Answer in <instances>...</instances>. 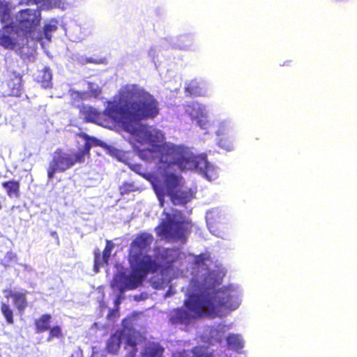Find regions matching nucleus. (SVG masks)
Wrapping results in <instances>:
<instances>
[{"instance_id": "35", "label": "nucleus", "mask_w": 357, "mask_h": 357, "mask_svg": "<svg viewBox=\"0 0 357 357\" xmlns=\"http://www.w3.org/2000/svg\"><path fill=\"white\" fill-rule=\"evenodd\" d=\"M71 97L75 101H79L86 99V95L84 92L73 91L71 93Z\"/></svg>"}, {"instance_id": "37", "label": "nucleus", "mask_w": 357, "mask_h": 357, "mask_svg": "<svg viewBox=\"0 0 357 357\" xmlns=\"http://www.w3.org/2000/svg\"><path fill=\"white\" fill-rule=\"evenodd\" d=\"M50 235L56 239L57 244H59V238L57 232L55 231H52L50 232Z\"/></svg>"}, {"instance_id": "9", "label": "nucleus", "mask_w": 357, "mask_h": 357, "mask_svg": "<svg viewBox=\"0 0 357 357\" xmlns=\"http://www.w3.org/2000/svg\"><path fill=\"white\" fill-rule=\"evenodd\" d=\"M1 86L4 96L21 97L23 92L22 75L16 71L10 72Z\"/></svg>"}, {"instance_id": "24", "label": "nucleus", "mask_w": 357, "mask_h": 357, "mask_svg": "<svg viewBox=\"0 0 357 357\" xmlns=\"http://www.w3.org/2000/svg\"><path fill=\"white\" fill-rule=\"evenodd\" d=\"M1 312L9 324L14 323L13 312L8 304L2 303L1 304Z\"/></svg>"}, {"instance_id": "38", "label": "nucleus", "mask_w": 357, "mask_h": 357, "mask_svg": "<svg viewBox=\"0 0 357 357\" xmlns=\"http://www.w3.org/2000/svg\"><path fill=\"white\" fill-rule=\"evenodd\" d=\"M168 251H169V250H166L165 251V252L166 254H167Z\"/></svg>"}, {"instance_id": "8", "label": "nucleus", "mask_w": 357, "mask_h": 357, "mask_svg": "<svg viewBox=\"0 0 357 357\" xmlns=\"http://www.w3.org/2000/svg\"><path fill=\"white\" fill-rule=\"evenodd\" d=\"M41 13L38 8H25L20 10L17 15V22L19 29L23 33L22 36L27 38L40 25Z\"/></svg>"}, {"instance_id": "29", "label": "nucleus", "mask_w": 357, "mask_h": 357, "mask_svg": "<svg viewBox=\"0 0 357 357\" xmlns=\"http://www.w3.org/2000/svg\"><path fill=\"white\" fill-rule=\"evenodd\" d=\"M185 91L191 96H199L202 95V89L197 84L191 82L186 88Z\"/></svg>"}, {"instance_id": "1", "label": "nucleus", "mask_w": 357, "mask_h": 357, "mask_svg": "<svg viewBox=\"0 0 357 357\" xmlns=\"http://www.w3.org/2000/svg\"><path fill=\"white\" fill-rule=\"evenodd\" d=\"M159 113V102L154 96L135 84L123 86L119 91L118 100L109 101L104 110L109 119L121 121L127 131L135 132L138 142L150 144L152 149L149 151L158 152L160 162L167 164L168 167L177 165L181 169H185L191 158L183 146L162 142L164 135L160 130H137L133 126L143 120L155 119Z\"/></svg>"}, {"instance_id": "30", "label": "nucleus", "mask_w": 357, "mask_h": 357, "mask_svg": "<svg viewBox=\"0 0 357 357\" xmlns=\"http://www.w3.org/2000/svg\"><path fill=\"white\" fill-rule=\"evenodd\" d=\"M192 357H213L211 353H209L202 347H195L192 349Z\"/></svg>"}, {"instance_id": "22", "label": "nucleus", "mask_w": 357, "mask_h": 357, "mask_svg": "<svg viewBox=\"0 0 357 357\" xmlns=\"http://www.w3.org/2000/svg\"><path fill=\"white\" fill-rule=\"evenodd\" d=\"M227 342L229 346L232 349H240L243 347V342L238 335L230 334L227 337Z\"/></svg>"}, {"instance_id": "2", "label": "nucleus", "mask_w": 357, "mask_h": 357, "mask_svg": "<svg viewBox=\"0 0 357 357\" xmlns=\"http://www.w3.org/2000/svg\"><path fill=\"white\" fill-rule=\"evenodd\" d=\"M190 288L193 293L184 301L187 310L178 307L170 312L169 319L174 325H188L193 319L202 317H221L239 306L237 293L230 287L215 289L206 285V280L192 278Z\"/></svg>"}, {"instance_id": "31", "label": "nucleus", "mask_w": 357, "mask_h": 357, "mask_svg": "<svg viewBox=\"0 0 357 357\" xmlns=\"http://www.w3.org/2000/svg\"><path fill=\"white\" fill-rule=\"evenodd\" d=\"M153 189L160 202V206L162 207L164 206L165 197L167 195V192L163 190V188L160 185L153 187Z\"/></svg>"}, {"instance_id": "32", "label": "nucleus", "mask_w": 357, "mask_h": 357, "mask_svg": "<svg viewBox=\"0 0 357 357\" xmlns=\"http://www.w3.org/2000/svg\"><path fill=\"white\" fill-rule=\"evenodd\" d=\"M126 344L132 347L131 352L133 355H135L137 351V341L136 337L131 334L128 335L126 337Z\"/></svg>"}, {"instance_id": "28", "label": "nucleus", "mask_w": 357, "mask_h": 357, "mask_svg": "<svg viewBox=\"0 0 357 357\" xmlns=\"http://www.w3.org/2000/svg\"><path fill=\"white\" fill-rule=\"evenodd\" d=\"M47 341H51L54 338H61L63 337L61 328L59 326L56 325L53 327H50Z\"/></svg>"}, {"instance_id": "3", "label": "nucleus", "mask_w": 357, "mask_h": 357, "mask_svg": "<svg viewBox=\"0 0 357 357\" xmlns=\"http://www.w3.org/2000/svg\"><path fill=\"white\" fill-rule=\"evenodd\" d=\"M172 212L173 214L165 213L167 220L155 228L156 233L169 241L185 242L190 230V223L185 219L181 211L174 209Z\"/></svg>"}, {"instance_id": "7", "label": "nucleus", "mask_w": 357, "mask_h": 357, "mask_svg": "<svg viewBox=\"0 0 357 357\" xmlns=\"http://www.w3.org/2000/svg\"><path fill=\"white\" fill-rule=\"evenodd\" d=\"M77 163H79L78 159L74 153H67L62 149H57L47 169L48 180L52 179L56 172H64Z\"/></svg>"}, {"instance_id": "6", "label": "nucleus", "mask_w": 357, "mask_h": 357, "mask_svg": "<svg viewBox=\"0 0 357 357\" xmlns=\"http://www.w3.org/2000/svg\"><path fill=\"white\" fill-rule=\"evenodd\" d=\"M131 271L128 275L121 276V291L135 289L142 285L144 279L149 273L157 272L159 268L129 259Z\"/></svg>"}, {"instance_id": "16", "label": "nucleus", "mask_w": 357, "mask_h": 357, "mask_svg": "<svg viewBox=\"0 0 357 357\" xmlns=\"http://www.w3.org/2000/svg\"><path fill=\"white\" fill-rule=\"evenodd\" d=\"M121 343V332L116 331L108 339L106 344V351L112 354H116L120 349Z\"/></svg>"}, {"instance_id": "36", "label": "nucleus", "mask_w": 357, "mask_h": 357, "mask_svg": "<svg viewBox=\"0 0 357 357\" xmlns=\"http://www.w3.org/2000/svg\"><path fill=\"white\" fill-rule=\"evenodd\" d=\"M181 41L182 42H188V43H189V45H192V37L190 36H188V35L183 36L182 37V38H181Z\"/></svg>"}, {"instance_id": "17", "label": "nucleus", "mask_w": 357, "mask_h": 357, "mask_svg": "<svg viewBox=\"0 0 357 357\" xmlns=\"http://www.w3.org/2000/svg\"><path fill=\"white\" fill-rule=\"evenodd\" d=\"M13 6L8 0H0V21L2 24L12 23Z\"/></svg>"}, {"instance_id": "23", "label": "nucleus", "mask_w": 357, "mask_h": 357, "mask_svg": "<svg viewBox=\"0 0 357 357\" xmlns=\"http://www.w3.org/2000/svg\"><path fill=\"white\" fill-rule=\"evenodd\" d=\"M26 5L40 4L43 8L50 9L56 6V0H24Z\"/></svg>"}, {"instance_id": "4", "label": "nucleus", "mask_w": 357, "mask_h": 357, "mask_svg": "<svg viewBox=\"0 0 357 357\" xmlns=\"http://www.w3.org/2000/svg\"><path fill=\"white\" fill-rule=\"evenodd\" d=\"M0 29V47L5 50H14L21 57H27L29 54V38L19 35L10 24H3Z\"/></svg>"}, {"instance_id": "25", "label": "nucleus", "mask_w": 357, "mask_h": 357, "mask_svg": "<svg viewBox=\"0 0 357 357\" xmlns=\"http://www.w3.org/2000/svg\"><path fill=\"white\" fill-rule=\"evenodd\" d=\"M137 190L138 188L133 182H123L121 185L119 186V192L122 196L135 192Z\"/></svg>"}, {"instance_id": "34", "label": "nucleus", "mask_w": 357, "mask_h": 357, "mask_svg": "<svg viewBox=\"0 0 357 357\" xmlns=\"http://www.w3.org/2000/svg\"><path fill=\"white\" fill-rule=\"evenodd\" d=\"M88 92H89V96H91L93 98H98L100 96V94L102 93V90L98 86H97L96 88H93L92 86H90Z\"/></svg>"}, {"instance_id": "33", "label": "nucleus", "mask_w": 357, "mask_h": 357, "mask_svg": "<svg viewBox=\"0 0 357 357\" xmlns=\"http://www.w3.org/2000/svg\"><path fill=\"white\" fill-rule=\"evenodd\" d=\"M56 29H57V26L55 24H45V26L43 27V32H44L45 38L47 40H50L51 37H52L51 33L52 31H55Z\"/></svg>"}, {"instance_id": "20", "label": "nucleus", "mask_w": 357, "mask_h": 357, "mask_svg": "<svg viewBox=\"0 0 357 357\" xmlns=\"http://www.w3.org/2000/svg\"><path fill=\"white\" fill-rule=\"evenodd\" d=\"M52 74L50 68L45 67L39 70L37 76V81L43 88H49L52 86Z\"/></svg>"}, {"instance_id": "21", "label": "nucleus", "mask_w": 357, "mask_h": 357, "mask_svg": "<svg viewBox=\"0 0 357 357\" xmlns=\"http://www.w3.org/2000/svg\"><path fill=\"white\" fill-rule=\"evenodd\" d=\"M201 169L208 181H213L218 178L217 169L206 160H204V167L203 169L201 168Z\"/></svg>"}, {"instance_id": "19", "label": "nucleus", "mask_w": 357, "mask_h": 357, "mask_svg": "<svg viewBox=\"0 0 357 357\" xmlns=\"http://www.w3.org/2000/svg\"><path fill=\"white\" fill-rule=\"evenodd\" d=\"M52 316L50 314H43L35 319V331L36 333H43L50 329Z\"/></svg>"}, {"instance_id": "27", "label": "nucleus", "mask_w": 357, "mask_h": 357, "mask_svg": "<svg viewBox=\"0 0 357 357\" xmlns=\"http://www.w3.org/2000/svg\"><path fill=\"white\" fill-rule=\"evenodd\" d=\"M114 245L111 241H109V240L106 241V245H105V247L102 251V258L103 259V261H105V265L108 264V261H109V259L111 256L112 250L114 248Z\"/></svg>"}, {"instance_id": "10", "label": "nucleus", "mask_w": 357, "mask_h": 357, "mask_svg": "<svg viewBox=\"0 0 357 357\" xmlns=\"http://www.w3.org/2000/svg\"><path fill=\"white\" fill-rule=\"evenodd\" d=\"M183 183V179L182 176L173 172L164 171L160 174V178H155V181L153 182V187L158 185H161L163 188V190L167 192V195L169 196L176 188L181 187Z\"/></svg>"}, {"instance_id": "14", "label": "nucleus", "mask_w": 357, "mask_h": 357, "mask_svg": "<svg viewBox=\"0 0 357 357\" xmlns=\"http://www.w3.org/2000/svg\"><path fill=\"white\" fill-rule=\"evenodd\" d=\"M86 142L84 143L83 148L79 150L77 152L74 153L78 159V162L82 163L84 162L85 156L89 155L90 149L91 148V143L89 141L93 142L94 145H99L98 140L95 137H91L86 134L82 135Z\"/></svg>"}, {"instance_id": "5", "label": "nucleus", "mask_w": 357, "mask_h": 357, "mask_svg": "<svg viewBox=\"0 0 357 357\" xmlns=\"http://www.w3.org/2000/svg\"><path fill=\"white\" fill-rule=\"evenodd\" d=\"M154 241L153 236L147 232L138 234L132 241L129 252V259L144 262L148 265L160 268V265L149 255L146 254Z\"/></svg>"}, {"instance_id": "13", "label": "nucleus", "mask_w": 357, "mask_h": 357, "mask_svg": "<svg viewBox=\"0 0 357 357\" xmlns=\"http://www.w3.org/2000/svg\"><path fill=\"white\" fill-rule=\"evenodd\" d=\"M27 291L24 292H13L9 291V294L7 297H11L13 298V304L20 313H23L28 306L26 300Z\"/></svg>"}, {"instance_id": "11", "label": "nucleus", "mask_w": 357, "mask_h": 357, "mask_svg": "<svg viewBox=\"0 0 357 357\" xmlns=\"http://www.w3.org/2000/svg\"><path fill=\"white\" fill-rule=\"evenodd\" d=\"M169 197L174 205H185L193 199L194 194L190 188H181V187H179L170 194Z\"/></svg>"}, {"instance_id": "18", "label": "nucleus", "mask_w": 357, "mask_h": 357, "mask_svg": "<svg viewBox=\"0 0 357 357\" xmlns=\"http://www.w3.org/2000/svg\"><path fill=\"white\" fill-rule=\"evenodd\" d=\"M9 197L17 198L20 195V183L15 180H9L1 183Z\"/></svg>"}, {"instance_id": "12", "label": "nucleus", "mask_w": 357, "mask_h": 357, "mask_svg": "<svg viewBox=\"0 0 357 357\" xmlns=\"http://www.w3.org/2000/svg\"><path fill=\"white\" fill-rule=\"evenodd\" d=\"M165 349L158 342H151L146 344L140 357H164Z\"/></svg>"}, {"instance_id": "15", "label": "nucleus", "mask_w": 357, "mask_h": 357, "mask_svg": "<svg viewBox=\"0 0 357 357\" xmlns=\"http://www.w3.org/2000/svg\"><path fill=\"white\" fill-rule=\"evenodd\" d=\"M79 112L86 122L98 123L101 118V113L91 106L82 105L79 108Z\"/></svg>"}, {"instance_id": "26", "label": "nucleus", "mask_w": 357, "mask_h": 357, "mask_svg": "<svg viewBox=\"0 0 357 357\" xmlns=\"http://www.w3.org/2000/svg\"><path fill=\"white\" fill-rule=\"evenodd\" d=\"M93 255V270L96 273H98L99 271L100 267L105 265V263L102 258V255L99 248L94 249Z\"/></svg>"}]
</instances>
